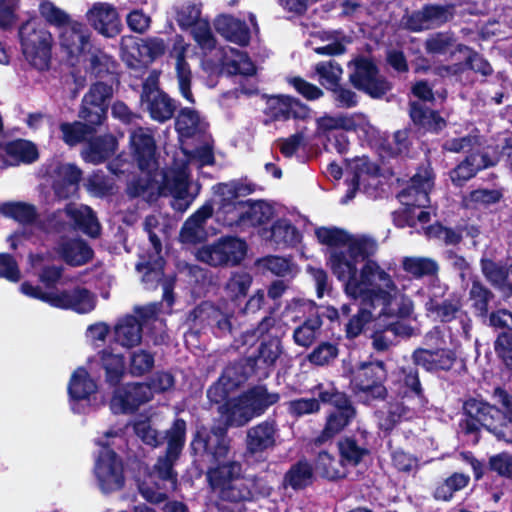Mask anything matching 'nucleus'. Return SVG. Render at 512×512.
<instances>
[{"instance_id":"nucleus-5","label":"nucleus","mask_w":512,"mask_h":512,"mask_svg":"<svg viewBox=\"0 0 512 512\" xmlns=\"http://www.w3.org/2000/svg\"><path fill=\"white\" fill-rule=\"evenodd\" d=\"M130 144L142 177L129 184L128 193L132 197H142L152 202L159 195H163L162 185L159 184L157 175L154 173L157 168L154 138L149 130L138 128L131 132Z\"/></svg>"},{"instance_id":"nucleus-37","label":"nucleus","mask_w":512,"mask_h":512,"mask_svg":"<svg viewBox=\"0 0 512 512\" xmlns=\"http://www.w3.org/2000/svg\"><path fill=\"white\" fill-rule=\"evenodd\" d=\"M117 141L112 135H105L91 140L81 154L86 162L98 164L113 155Z\"/></svg>"},{"instance_id":"nucleus-59","label":"nucleus","mask_w":512,"mask_h":512,"mask_svg":"<svg viewBox=\"0 0 512 512\" xmlns=\"http://www.w3.org/2000/svg\"><path fill=\"white\" fill-rule=\"evenodd\" d=\"M322 321L319 317H311L298 326L293 333L294 342L302 347H309L317 338Z\"/></svg>"},{"instance_id":"nucleus-36","label":"nucleus","mask_w":512,"mask_h":512,"mask_svg":"<svg viewBox=\"0 0 512 512\" xmlns=\"http://www.w3.org/2000/svg\"><path fill=\"white\" fill-rule=\"evenodd\" d=\"M263 237L277 247L294 246L300 241L298 230L287 219H279L269 230L263 232Z\"/></svg>"},{"instance_id":"nucleus-11","label":"nucleus","mask_w":512,"mask_h":512,"mask_svg":"<svg viewBox=\"0 0 512 512\" xmlns=\"http://www.w3.org/2000/svg\"><path fill=\"white\" fill-rule=\"evenodd\" d=\"M20 290L24 295L46 302L53 307L71 309L81 314L91 312L96 306V296L85 288L44 292L40 287L24 282L21 284Z\"/></svg>"},{"instance_id":"nucleus-55","label":"nucleus","mask_w":512,"mask_h":512,"mask_svg":"<svg viewBox=\"0 0 512 512\" xmlns=\"http://www.w3.org/2000/svg\"><path fill=\"white\" fill-rule=\"evenodd\" d=\"M402 266L404 271L416 278L433 276L439 269L437 262L428 257H405Z\"/></svg>"},{"instance_id":"nucleus-22","label":"nucleus","mask_w":512,"mask_h":512,"mask_svg":"<svg viewBox=\"0 0 512 512\" xmlns=\"http://www.w3.org/2000/svg\"><path fill=\"white\" fill-rule=\"evenodd\" d=\"M454 15L455 6L453 4L426 5L420 11L410 16L407 26L412 31L440 27L452 20Z\"/></svg>"},{"instance_id":"nucleus-29","label":"nucleus","mask_w":512,"mask_h":512,"mask_svg":"<svg viewBox=\"0 0 512 512\" xmlns=\"http://www.w3.org/2000/svg\"><path fill=\"white\" fill-rule=\"evenodd\" d=\"M416 365L427 371L450 370L456 362V354L449 349H416L412 355Z\"/></svg>"},{"instance_id":"nucleus-58","label":"nucleus","mask_w":512,"mask_h":512,"mask_svg":"<svg viewBox=\"0 0 512 512\" xmlns=\"http://www.w3.org/2000/svg\"><path fill=\"white\" fill-rule=\"evenodd\" d=\"M314 70L321 85L330 90L339 84L343 73L340 65L334 60L319 62Z\"/></svg>"},{"instance_id":"nucleus-49","label":"nucleus","mask_w":512,"mask_h":512,"mask_svg":"<svg viewBox=\"0 0 512 512\" xmlns=\"http://www.w3.org/2000/svg\"><path fill=\"white\" fill-rule=\"evenodd\" d=\"M400 380L407 389L404 395L407 393L413 401L412 409H422L426 404V399L422 392L417 369L413 367L402 368Z\"/></svg>"},{"instance_id":"nucleus-47","label":"nucleus","mask_w":512,"mask_h":512,"mask_svg":"<svg viewBox=\"0 0 512 512\" xmlns=\"http://www.w3.org/2000/svg\"><path fill=\"white\" fill-rule=\"evenodd\" d=\"M223 65L230 74L250 76L256 71L255 65L244 52L230 47L224 51Z\"/></svg>"},{"instance_id":"nucleus-4","label":"nucleus","mask_w":512,"mask_h":512,"mask_svg":"<svg viewBox=\"0 0 512 512\" xmlns=\"http://www.w3.org/2000/svg\"><path fill=\"white\" fill-rule=\"evenodd\" d=\"M185 434V421L176 419L167 431L168 445L165 456L158 458L152 470L139 483V492L148 502H163L166 499V491L176 488L177 473L173 465L183 449Z\"/></svg>"},{"instance_id":"nucleus-57","label":"nucleus","mask_w":512,"mask_h":512,"mask_svg":"<svg viewBox=\"0 0 512 512\" xmlns=\"http://www.w3.org/2000/svg\"><path fill=\"white\" fill-rule=\"evenodd\" d=\"M94 126L88 122L82 123L79 121L62 123L60 125L62 139L69 146L77 145L94 132Z\"/></svg>"},{"instance_id":"nucleus-56","label":"nucleus","mask_w":512,"mask_h":512,"mask_svg":"<svg viewBox=\"0 0 512 512\" xmlns=\"http://www.w3.org/2000/svg\"><path fill=\"white\" fill-rule=\"evenodd\" d=\"M251 284L252 276L248 272H234L225 284V293L232 301H236L247 295Z\"/></svg>"},{"instance_id":"nucleus-20","label":"nucleus","mask_w":512,"mask_h":512,"mask_svg":"<svg viewBox=\"0 0 512 512\" xmlns=\"http://www.w3.org/2000/svg\"><path fill=\"white\" fill-rule=\"evenodd\" d=\"M86 20L99 34L113 38L121 32L122 24L117 8L109 2H94L86 11Z\"/></svg>"},{"instance_id":"nucleus-54","label":"nucleus","mask_w":512,"mask_h":512,"mask_svg":"<svg viewBox=\"0 0 512 512\" xmlns=\"http://www.w3.org/2000/svg\"><path fill=\"white\" fill-rule=\"evenodd\" d=\"M315 37L326 42L325 45L314 48L318 54L339 55L345 52V44L349 43L346 36L339 31H319Z\"/></svg>"},{"instance_id":"nucleus-62","label":"nucleus","mask_w":512,"mask_h":512,"mask_svg":"<svg viewBox=\"0 0 512 512\" xmlns=\"http://www.w3.org/2000/svg\"><path fill=\"white\" fill-rule=\"evenodd\" d=\"M470 477L463 473H454L448 477L435 490V498L438 500L448 501L452 498L453 493L465 488L469 483Z\"/></svg>"},{"instance_id":"nucleus-14","label":"nucleus","mask_w":512,"mask_h":512,"mask_svg":"<svg viewBox=\"0 0 512 512\" xmlns=\"http://www.w3.org/2000/svg\"><path fill=\"white\" fill-rule=\"evenodd\" d=\"M247 244L238 237H222L216 242L199 248L196 258L210 266L239 264L246 256Z\"/></svg>"},{"instance_id":"nucleus-33","label":"nucleus","mask_w":512,"mask_h":512,"mask_svg":"<svg viewBox=\"0 0 512 512\" xmlns=\"http://www.w3.org/2000/svg\"><path fill=\"white\" fill-rule=\"evenodd\" d=\"M424 48L428 54L432 55L450 53L453 56L455 53L469 52V47L457 43L455 34L451 31L436 32L429 35L425 40Z\"/></svg>"},{"instance_id":"nucleus-27","label":"nucleus","mask_w":512,"mask_h":512,"mask_svg":"<svg viewBox=\"0 0 512 512\" xmlns=\"http://www.w3.org/2000/svg\"><path fill=\"white\" fill-rule=\"evenodd\" d=\"M395 318H384L376 322L379 330L372 337V346L377 351H386L396 344L398 337H409L412 329L402 323L394 321Z\"/></svg>"},{"instance_id":"nucleus-64","label":"nucleus","mask_w":512,"mask_h":512,"mask_svg":"<svg viewBox=\"0 0 512 512\" xmlns=\"http://www.w3.org/2000/svg\"><path fill=\"white\" fill-rule=\"evenodd\" d=\"M0 212L23 224H30L36 219V211L32 205L26 203H7L1 206Z\"/></svg>"},{"instance_id":"nucleus-48","label":"nucleus","mask_w":512,"mask_h":512,"mask_svg":"<svg viewBox=\"0 0 512 512\" xmlns=\"http://www.w3.org/2000/svg\"><path fill=\"white\" fill-rule=\"evenodd\" d=\"M481 269L485 278L492 286L505 294L512 293V286L507 281L510 270L508 271L504 266L489 259L481 260Z\"/></svg>"},{"instance_id":"nucleus-15","label":"nucleus","mask_w":512,"mask_h":512,"mask_svg":"<svg viewBox=\"0 0 512 512\" xmlns=\"http://www.w3.org/2000/svg\"><path fill=\"white\" fill-rule=\"evenodd\" d=\"M158 72L152 71L143 84L140 97L141 107L150 117L160 123L171 119L176 105L165 92L158 87Z\"/></svg>"},{"instance_id":"nucleus-12","label":"nucleus","mask_w":512,"mask_h":512,"mask_svg":"<svg viewBox=\"0 0 512 512\" xmlns=\"http://www.w3.org/2000/svg\"><path fill=\"white\" fill-rule=\"evenodd\" d=\"M386 378L387 370L382 361L361 362L352 371V390L359 400L366 403L384 399L387 395Z\"/></svg>"},{"instance_id":"nucleus-43","label":"nucleus","mask_w":512,"mask_h":512,"mask_svg":"<svg viewBox=\"0 0 512 512\" xmlns=\"http://www.w3.org/2000/svg\"><path fill=\"white\" fill-rule=\"evenodd\" d=\"M337 446L346 469L348 466H357L369 454L367 445L354 437L341 439Z\"/></svg>"},{"instance_id":"nucleus-7","label":"nucleus","mask_w":512,"mask_h":512,"mask_svg":"<svg viewBox=\"0 0 512 512\" xmlns=\"http://www.w3.org/2000/svg\"><path fill=\"white\" fill-rule=\"evenodd\" d=\"M278 393L269 392L265 386H255L227 403L228 425L240 427L279 401Z\"/></svg>"},{"instance_id":"nucleus-31","label":"nucleus","mask_w":512,"mask_h":512,"mask_svg":"<svg viewBox=\"0 0 512 512\" xmlns=\"http://www.w3.org/2000/svg\"><path fill=\"white\" fill-rule=\"evenodd\" d=\"M54 191L58 198L66 199L76 193L81 171L73 164H57L53 169Z\"/></svg>"},{"instance_id":"nucleus-60","label":"nucleus","mask_w":512,"mask_h":512,"mask_svg":"<svg viewBox=\"0 0 512 512\" xmlns=\"http://www.w3.org/2000/svg\"><path fill=\"white\" fill-rule=\"evenodd\" d=\"M339 129L355 131L365 136H371L375 131L367 117L362 113L340 114Z\"/></svg>"},{"instance_id":"nucleus-10","label":"nucleus","mask_w":512,"mask_h":512,"mask_svg":"<svg viewBox=\"0 0 512 512\" xmlns=\"http://www.w3.org/2000/svg\"><path fill=\"white\" fill-rule=\"evenodd\" d=\"M19 35L26 60L38 70L46 69L53 44L51 33L39 20L32 19L20 27Z\"/></svg>"},{"instance_id":"nucleus-35","label":"nucleus","mask_w":512,"mask_h":512,"mask_svg":"<svg viewBox=\"0 0 512 512\" xmlns=\"http://www.w3.org/2000/svg\"><path fill=\"white\" fill-rule=\"evenodd\" d=\"M214 26L216 31L221 34L228 41L234 42L239 45H247L250 40V33L245 23L237 20L231 16H219Z\"/></svg>"},{"instance_id":"nucleus-3","label":"nucleus","mask_w":512,"mask_h":512,"mask_svg":"<svg viewBox=\"0 0 512 512\" xmlns=\"http://www.w3.org/2000/svg\"><path fill=\"white\" fill-rule=\"evenodd\" d=\"M315 234L321 244L330 248V267L340 281L358 277V265L370 261L377 251L376 241L365 235L351 236L335 227L318 228Z\"/></svg>"},{"instance_id":"nucleus-38","label":"nucleus","mask_w":512,"mask_h":512,"mask_svg":"<svg viewBox=\"0 0 512 512\" xmlns=\"http://www.w3.org/2000/svg\"><path fill=\"white\" fill-rule=\"evenodd\" d=\"M234 307L225 308L202 305L194 311L196 317L207 318L210 325L215 326L221 333H228L232 329L231 318L234 315Z\"/></svg>"},{"instance_id":"nucleus-24","label":"nucleus","mask_w":512,"mask_h":512,"mask_svg":"<svg viewBox=\"0 0 512 512\" xmlns=\"http://www.w3.org/2000/svg\"><path fill=\"white\" fill-rule=\"evenodd\" d=\"M247 377L248 375L244 365L236 363L227 366L217 383L208 389V398L214 403L222 402L228 397L231 391L244 383Z\"/></svg>"},{"instance_id":"nucleus-46","label":"nucleus","mask_w":512,"mask_h":512,"mask_svg":"<svg viewBox=\"0 0 512 512\" xmlns=\"http://www.w3.org/2000/svg\"><path fill=\"white\" fill-rule=\"evenodd\" d=\"M410 116L413 122L425 130L438 132L446 126L445 120L435 111L419 102H412Z\"/></svg>"},{"instance_id":"nucleus-28","label":"nucleus","mask_w":512,"mask_h":512,"mask_svg":"<svg viewBox=\"0 0 512 512\" xmlns=\"http://www.w3.org/2000/svg\"><path fill=\"white\" fill-rule=\"evenodd\" d=\"M213 215V206L210 203L204 204L184 223L180 240L182 243L195 244L205 240L207 233L205 223Z\"/></svg>"},{"instance_id":"nucleus-6","label":"nucleus","mask_w":512,"mask_h":512,"mask_svg":"<svg viewBox=\"0 0 512 512\" xmlns=\"http://www.w3.org/2000/svg\"><path fill=\"white\" fill-rule=\"evenodd\" d=\"M214 163L212 146L205 142L194 151L184 153V159L179 163L176 161L163 176V195L173 197L172 207L184 212L193 202L195 196L189 194V166L201 168Z\"/></svg>"},{"instance_id":"nucleus-52","label":"nucleus","mask_w":512,"mask_h":512,"mask_svg":"<svg viewBox=\"0 0 512 512\" xmlns=\"http://www.w3.org/2000/svg\"><path fill=\"white\" fill-rule=\"evenodd\" d=\"M274 215L273 207L264 200H247L244 227H256L268 222Z\"/></svg>"},{"instance_id":"nucleus-50","label":"nucleus","mask_w":512,"mask_h":512,"mask_svg":"<svg viewBox=\"0 0 512 512\" xmlns=\"http://www.w3.org/2000/svg\"><path fill=\"white\" fill-rule=\"evenodd\" d=\"M315 471L322 477L330 480L343 478L347 473L341 458L336 459L327 451H322L318 454L315 462Z\"/></svg>"},{"instance_id":"nucleus-17","label":"nucleus","mask_w":512,"mask_h":512,"mask_svg":"<svg viewBox=\"0 0 512 512\" xmlns=\"http://www.w3.org/2000/svg\"><path fill=\"white\" fill-rule=\"evenodd\" d=\"M113 88L103 82H96L84 95L79 117L92 125H101L107 111Z\"/></svg>"},{"instance_id":"nucleus-19","label":"nucleus","mask_w":512,"mask_h":512,"mask_svg":"<svg viewBox=\"0 0 512 512\" xmlns=\"http://www.w3.org/2000/svg\"><path fill=\"white\" fill-rule=\"evenodd\" d=\"M354 71L350 74V81L359 90L373 98L383 96L389 89V83L378 75L374 63L367 58H358L353 62Z\"/></svg>"},{"instance_id":"nucleus-25","label":"nucleus","mask_w":512,"mask_h":512,"mask_svg":"<svg viewBox=\"0 0 512 512\" xmlns=\"http://www.w3.org/2000/svg\"><path fill=\"white\" fill-rule=\"evenodd\" d=\"M438 290V292H433L425 303V309L430 317L442 322H449L459 315L467 317L461 310L462 301L460 297L452 296L440 303L436 298L443 296L446 288L439 286Z\"/></svg>"},{"instance_id":"nucleus-18","label":"nucleus","mask_w":512,"mask_h":512,"mask_svg":"<svg viewBox=\"0 0 512 512\" xmlns=\"http://www.w3.org/2000/svg\"><path fill=\"white\" fill-rule=\"evenodd\" d=\"M153 398L149 383H128L116 388L110 400V408L115 414L131 413Z\"/></svg>"},{"instance_id":"nucleus-2","label":"nucleus","mask_w":512,"mask_h":512,"mask_svg":"<svg viewBox=\"0 0 512 512\" xmlns=\"http://www.w3.org/2000/svg\"><path fill=\"white\" fill-rule=\"evenodd\" d=\"M224 427L210 431L201 428L192 442V449L202 453L209 465L207 479L212 493L222 500L238 502L250 496L247 480L241 477V466L229 457V445Z\"/></svg>"},{"instance_id":"nucleus-42","label":"nucleus","mask_w":512,"mask_h":512,"mask_svg":"<svg viewBox=\"0 0 512 512\" xmlns=\"http://www.w3.org/2000/svg\"><path fill=\"white\" fill-rule=\"evenodd\" d=\"M66 214L84 233L95 237L99 234L100 226L93 211L85 205L69 204Z\"/></svg>"},{"instance_id":"nucleus-44","label":"nucleus","mask_w":512,"mask_h":512,"mask_svg":"<svg viewBox=\"0 0 512 512\" xmlns=\"http://www.w3.org/2000/svg\"><path fill=\"white\" fill-rule=\"evenodd\" d=\"M59 253L63 260L71 266L84 265L93 255L92 249L79 239L62 243L59 247Z\"/></svg>"},{"instance_id":"nucleus-41","label":"nucleus","mask_w":512,"mask_h":512,"mask_svg":"<svg viewBox=\"0 0 512 512\" xmlns=\"http://www.w3.org/2000/svg\"><path fill=\"white\" fill-rule=\"evenodd\" d=\"M6 165L14 166L20 163H32L38 158L36 146L30 141L16 140L5 145Z\"/></svg>"},{"instance_id":"nucleus-30","label":"nucleus","mask_w":512,"mask_h":512,"mask_svg":"<svg viewBox=\"0 0 512 512\" xmlns=\"http://www.w3.org/2000/svg\"><path fill=\"white\" fill-rule=\"evenodd\" d=\"M497 159L491 157L488 151L481 154L471 153L450 172L452 182L458 186L472 178L479 170L495 165Z\"/></svg>"},{"instance_id":"nucleus-23","label":"nucleus","mask_w":512,"mask_h":512,"mask_svg":"<svg viewBox=\"0 0 512 512\" xmlns=\"http://www.w3.org/2000/svg\"><path fill=\"white\" fill-rule=\"evenodd\" d=\"M266 114L276 121H286L291 118L305 120L310 117L311 110L296 98L277 95L268 98Z\"/></svg>"},{"instance_id":"nucleus-26","label":"nucleus","mask_w":512,"mask_h":512,"mask_svg":"<svg viewBox=\"0 0 512 512\" xmlns=\"http://www.w3.org/2000/svg\"><path fill=\"white\" fill-rule=\"evenodd\" d=\"M464 410L470 417L466 422L468 432H473L478 429V424L490 429L495 420L501 418L502 412L495 406L487 402L477 399H470L465 402Z\"/></svg>"},{"instance_id":"nucleus-34","label":"nucleus","mask_w":512,"mask_h":512,"mask_svg":"<svg viewBox=\"0 0 512 512\" xmlns=\"http://www.w3.org/2000/svg\"><path fill=\"white\" fill-rule=\"evenodd\" d=\"M114 341L123 348L138 346L142 340V324L134 316H126L118 321L113 330Z\"/></svg>"},{"instance_id":"nucleus-53","label":"nucleus","mask_w":512,"mask_h":512,"mask_svg":"<svg viewBox=\"0 0 512 512\" xmlns=\"http://www.w3.org/2000/svg\"><path fill=\"white\" fill-rule=\"evenodd\" d=\"M102 367L105 370L106 382L111 385L118 384L125 374L124 357L108 350L100 353Z\"/></svg>"},{"instance_id":"nucleus-1","label":"nucleus","mask_w":512,"mask_h":512,"mask_svg":"<svg viewBox=\"0 0 512 512\" xmlns=\"http://www.w3.org/2000/svg\"><path fill=\"white\" fill-rule=\"evenodd\" d=\"M348 297L359 301V310L346 324L347 335L357 337L365 325L384 318L407 317L413 302L400 292L394 280L375 261H367L359 276L343 281Z\"/></svg>"},{"instance_id":"nucleus-21","label":"nucleus","mask_w":512,"mask_h":512,"mask_svg":"<svg viewBox=\"0 0 512 512\" xmlns=\"http://www.w3.org/2000/svg\"><path fill=\"white\" fill-rule=\"evenodd\" d=\"M279 439L278 425L274 420H265L247 431L246 450L254 456H262L276 447Z\"/></svg>"},{"instance_id":"nucleus-51","label":"nucleus","mask_w":512,"mask_h":512,"mask_svg":"<svg viewBox=\"0 0 512 512\" xmlns=\"http://www.w3.org/2000/svg\"><path fill=\"white\" fill-rule=\"evenodd\" d=\"M160 253L161 252L153 251L149 260H143L136 266L138 271L144 272L142 281L147 289L156 288L158 283L162 280L163 259Z\"/></svg>"},{"instance_id":"nucleus-40","label":"nucleus","mask_w":512,"mask_h":512,"mask_svg":"<svg viewBox=\"0 0 512 512\" xmlns=\"http://www.w3.org/2000/svg\"><path fill=\"white\" fill-rule=\"evenodd\" d=\"M354 415L355 411L350 404L338 407L335 412L328 416L325 427L317 438V442L323 443L339 434L350 423Z\"/></svg>"},{"instance_id":"nucleus-32","label":"nucleus","mask_w":512,"mask_h":512,"mask_svg":"<svg viewBox=\"0 0 512 512\" xmlns=\"http://www.w3.org/2000/svg\"><path fill=\"white\" fill-rule=\"evenodd\" d=\"M188 47L189 45L184 42L182 37H176L171 50V56L176 60V73L180 92L189 102H194L190 90L191 71L185 60Z\"/></svg>"},{"instance_id":"nucleus-16","label":"nucleus","mask_w":512,"mask_h":512,"mask_svg":"<svg viewBox=\"0 0 512 512\" xmlns=\"http://www.w3.org/2000/svg\"><path fill=\"white\" fill-rule=\"evenodd\" d=\"M59 43L70 61L78 62L91 52V31L84 23L72 20L60 29Z\"/></svg>"},{"instance_id":"nucleus-8","label":"nucleus","mask_w":512,"mask_h":512,"mask_svg":"<svg viewBox=\"0 0 512 512\" xmlns=\"http://www.w3.org/2000/svg\"><path fill=\"white\" fill-rule=\"evenodd\" d=\"M255 189L253 184L238 181L219 183L214 186L215 193L220 197L217 219L227 227H244L247 201L240 197L251 194Z\"/></svg>"},{"instance_id":"nucleus-63","label":"nucleus","mask_w":512,"mask_h":512,"mask_svg":"<svg viewBox=\"0 0 512 512\" xmlns=\"http://www.w3.org/2000/svg\"><path fill=\"white\" fill-rule=\"evenodd\" d=\"M404 401L402 402H394L390 403L388 407L389 420L380 422V426L385 429H391L396 422L401 420L402 418H410L412 416V412L417 411L418 409H412L413 401L408 395H404Z\"/></svg>"},{"instance_id":"nucleus-61","label":"nucleus","mask_w":512,"mask_h":512,"mask_svg":"<svg viewBox=\"0 0 512 512\" xmlns=\"http://www.w3.org/2000/svg\"><path fill=\"white\" fill-rule=\"evenodd\" d=\"M142 45L141 39H129L123 42L122 58L131 68H139L149 64Z\"/></svg>"},{"instance_id":"nucleus-45","label":"nucleus","mask_w":512,"mask_h":512,"mask_svg":"<svg viewBox=\"0 0 512 512\" xmlns=\"http://www.w3.org/2000/svg\"><path fill=\"white\" fill-rule=\"evenodd\" d=\"M176 130L183 138H190L205 132L207 124L197 111L183 108L176 119Z\"/></svg>"},{"instance_id":"nucleus-13","label":"nucleus","mask_w":512,"mask_h":512,"mask_svg":"<svg viewBox=\"0 0 512 512\" xmlns=\"http://www.w3.org/2000/svg\"><path fill=\"white\" fill-rule=\"evenodd\" d=\"M97 444L102 446L94 466L97 485L105 494L119 491L125 484L122 460L108 448V442L98 439Z\"/></svg>"},{"instance_id":"nucleus-9","label":"nucleus","mask_w":512,"mask_h":512,"mask_svg":"<svg viewBox=\"0 0 512 512\" xmlns=\"http://www.w3.org/2000/svg\"><path fill=\"white\" fill-rule=\"evenodd\" d=\"M433 187V176L429 167L419 170L410 180L409 186L398 195L400 202L409 207L406 214L407 225L415 227L417 223L430 221V212L419 210L429 203V192Z\"/></svg>"},{"instance_id":"nucleus-39","label":"nucleus","mask_w":512,"mask_h":512,"mask_svg":"<svg viewBox=\"0 0 512 512\" xmlns=\"http://www.w3.org/2000/svg\"><path fill=\"white\" fill-rule=\"evenodd\" d=\"M96 391V382L84 368L73 372L68 385V393L73 401L89 400Z\"/></svg>"}]
</instances>
